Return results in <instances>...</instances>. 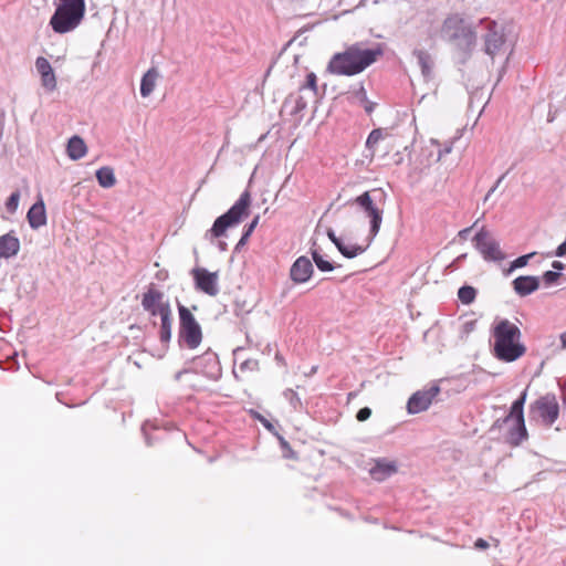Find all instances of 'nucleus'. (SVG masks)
<instances>
[{
    "label": "nucleus",
    "mask_w": 566,
    "mask_h": 566,
    "mask_svg": "<svg viewBox=\"0 0 566 566\" xmlns=\"http://www.w3.org/2000/svg\"><path fill=\"white\" fill-rule=\"evenodd\" d=\"M492 354L504 363H513L525 355L526 346L522 343V332L507 318L494 321L491 327Z\"/></svg>",
    "instance_id": "1"
},
{
    "label": "nucleus",
    "mask_w": 566,
    "mask_h": 566,
    "mask_svg": "<svg viewBox=\"0 0 566 566\" xmlns=\"http://www.w3.org/2000/svg\"><path fill=\"white\" fill-rule=\"evenodd\" d=\"M382 53L379 45L374 49H364L361 43H355L344 52L335 53L331 57L326 70L331 74L353 76L365 71Z\"/></svg>",
    "instance_id": "2"
},
{
    "label": "nucleus",
    "mask_w": 566,
    "mask_h": 566,
    "mask_svg": "<svg viewBox=\"0 0 566 566\" xmlns=\"http://www.w3.org/2000/svg\"><path fill=\"white\" fill-rule=\"evenodd\" d=\"M441 36L452 43L461 54V62L464 63L476 44V33L459 15L447 18L442 24Z\"/></svg>",
    "instance_id": "3"
},
{
    "label": "nucleus",
    "mask_w": 566,
    "mask_h": 566,
    "mask_svg": "<svg viewBox=\"0 0 566 566\" xmlns=\"http://www.w3.org/2000/svg\"><path fill=\"white\" fill-rule=\"evenodd\" d=\"M85 11V0H59L49 23L55 33L65 34L82 23Z\"/></svg>",
    "instance_id": "4"
},
{
    "label": "nucleus",
    "mask_w": 566,
    "mask_h": 566,
    "mask_svg": "<svg viewBox=\"0 0 566 566\" xmlns=\"http://www.w3.org/2000/svg\"><path fill=\"white\" fill-rule=\"evenodd\" d=\"M251 205V195L244 190L233 206L223 214L218 217L211 229V235L220 238L224 234L228 228L238 226L244 218L249 216V207Z\"/></svg>",
    "instance_id": "5"
},
{
    "label": "nucleus",
    "mask_w": 566,
    "mask_h": 566,
    "mask_svg": "<svg viewBox=\"0 0 566 566\" xmlns=\"http://www.w3.org/2000/svg\"><path fill=\"white\" fill-rule=\"evenodd\" d=\"M178 342L180 346H185L189 349H196L202 342L201 326L190 310L180 303H178Z\"/></svg>",
    "instance_id": "6"
},
{
    "label": "nucleus",
    "mask_w": 566,
    "mask_h": 566,
    "mask_svg": "<svg viewBox=\"0 0 566 566\" xmlns=\"http://www.w3.org/2000/svg\"><path fill=\"white\" fill-rule=\"evenodd\" d=\"M377 195L379 197L382 196L379 190L374 189L363 192L350 201L352 205H356L369 218V242L378 234L382 222L384 210L377 205Z\"/></svg>",
    "instance_id": "7"
},
{
    "label": "nucleus",
    "mask_w": 566,
    "mask_h": 566,
    "mask_svg": "<svg viewBox=\"0 0 566 566\" xmlns=\"http://www.w3.org/2000/svg\"><path fill=\"white\" fill-rule=\"evenodd\" d=\"M479 27L483 30V51L492 59L501 53L505 52L506 46V34L504 27L491 19H481Z\"/></svg>",
    "instance_id": "8"
},
{
    "label": "nucleus",
    "mask_w": 566,
    "mask_h": 566,
    "mask_svg": "<svg viewBox=\"0 0 566 566\" xmlns=\"http://www.w3.org/2000/svg\"><path fill=\"white\" fill-rule=\"evenodd\" d=\"M526 389L522 391L521 396L512 403L510 412L502 419L503 423L513 422L509 431V441L511 444L518 446L527 438V430L524 420V405L526 400Z\"/></svg>",
    "instance_id": "9"
},
{
    "label": "nucleus",
    "mask_w": 566,
    "mask_h": 566,
    "mask_svg": "<svg viewBox=\"0 0 566 566\" xmlns=\"http://www.w3.org/2000/svg\"><path fill=\"white\" fill-rule=\"evenodd\" d=\"M472 243L486 262H501L505 259V253L502 251L500 242L485 227H482L475 233L472 238Z\"/></svg>",
    "instance_id": "10"
},
{
    "label": "nucleus",
    "mask_w": 566,
    "mask_h": 566,
    "mask_svg": "<svg viewBox=\"0 0 566 566\" xmlns=\"http://www.w3.org/2000/svg\"><path fill=\"white\" fill-rule=\"evenodd\" d=\"M191 371L201 374L210 380H218L222 376V368L218 355L212 350H207L202 355L192 358Z\"/></svg>",
    "instance_id": "11"
},
{
    "label": "nucleus",
    "mask_w": 566,
    "mask_h": 566,
    "mask_svg": "<svg viewBox=\"0 0 566 566\" xmlns=\"http://www.w3.org/2000/svg\"><path fill=\"white\" fill-rule=\"evenodd\" d=\"M440 392L438 385H432L428 389L418 390L409 398L407 410L411 415L426 411L432 403L433 398Z\"/></svg>",
    "instance_id": "12"
},
{
    "label": "nucleus",
    "mask_w": 566,
    "mask_h": 566,
    "mask_svg": "<svg viewBox=\"0 0 566 566\" xmlns=\"http://www.w3.org/2000/svg\"><path fill=\"white\" fill-rule=\"evenodd\" d=\"M531 412H536L546 424H553L558 418L559 407L555 396L546 395L538 398L531 407Z\"/></svg>",
    "instance_id": "13"
},
{
    "label": "nucleus",
    "mask_w": 566,
    "mask_h": 566,
    "mask_svg": "<svg viewBox=\"0 0 566 566\" xmlns=\"http://www.w3.org/2000/svg\"><path fill=\"white\" fill-rule=\"evenodd\" d=\"M195 286L198 291L209 296H216L219 293L218 273L209 272L205 268H196L191 271Z\"/></svg>",
    "instance_id": "14"
},
{
    "label": "nucleus",
    "mask_w": 566,
    "mask_h": 566,
    "mask_svg": "<svg viewBox=\"0 0 566 566\" xmlns=\"http://www.w3.org/2000/svg\"><path fill=\"white\" fill-rule=\"evenodd\" d=\"M143 308L151 316H159V308L170 306L168 301H164V293L153 285L143 294L142 298Z\"/></svg>",
    "instance_id": "15"
},
{
    "label": "nucleus",
    "mask_w": 566,
    "mask_h": 566,
    "mask_svg": "<svg viewBox=\"0 0 566 566\" xmlns=\"http://www.w3.org/2000/svg\"><path fill=\"white\" fill-rule=\"evenodd\" d=\"M314 272L313 264L307 256L297 258L290 269V277L295 284L307 282Z\"/></svg>",
    "instance_id": "16"
},
{
    "label": "nucleus",
    "mask_w": 566,
    "mask_h": 566,
    "mask_svg": "<svg viewBox=\"0 0 566 566\" xmlns=\"http://www.w3.org/2000/svg\"><path fill=\"white\" fill-rule=\"evenodd\" d=\"M539 284V277L533 275H521L512 282L514 292L521 297L527 296L537 291Z\"/></svg>",
    "instance_id": "17"
},
{
    "label": "nucleus",
    "mask_w": 566,
    "mask_h": 566,
    "mask_svg": "<svg viewBox=\"0 0 566 566\" xmlns=\"http://www.w3.org/2000/svg\"><path fill=\"white\" fill-rule=\"evenodd\" d=\"M398 471L395 461H389L385 458L377 459L375 464L370 468V476L378 482H382Z\"/></svg>",
    "instance_id": "18"
},
{
    "label": "nucleus",
    "mask_w": 566,
    "mask_h": 566,
    "mask_svg": "<svg viewBox=\"0 0 566 566\" xmlns=\"http://www.w3.org/2000/svg\"><path fill=\"white\" fill-rule=\"evenodd\" d=\"M20 240L15 235L14 231L0 235V258H14L20 251Z\"/></svg>",
    "instance_id": "19"
},
{
    "label": "nucleus",
    "mask_w": 566,
    "mask_h": 566,
    "mask_svg": "<svg viewBox=\"0 0 566 566\" xmlns=\"http://www.w3.org/2000/svg\"><path fill=\"white\" fill-rule=\"evenodd\" d=\"M27 219L32 229H39L46 224L45 205L42 199H39L31 206L27 213Z\"/></svg>",
    "instance_id": "20"
},
{
    "label": "nucleus",
    "mask_w": 566,
    "mask_h": 566,
    "mask_svg": "<svg viewBox=\"0 0 566 566\" xmlns=\"http://www.w3.org/2000/svg\"><path fill=\"white\" fill-rule=\"evenodd\" d=\"M160 327L159 339L163 344H168L171 339L172 312L170 306L159 308Z\"/></svg>",
    "instance_id": "21"
},
{
    "label": "nucleus",
    "mask_w": 566,
    "mask_h": 566,
    "mask_svg": "<svg viewBox=\"0 0 566 566\" xmlns=\"http://www.w3.org/2000/svg\"><path fill=\"white\" fill-rule=\"evenodd\" d=\"M66 153L72 160L83 158L87 153L84 139L80 136H72L67 142Z\"/></svg>",
    "instance_id": "22"
},
{
    "label": "nucleus",
    "mask_w": 566,
    "mask_h": 566,
    "mask_svg": "<svg viewBox=\"0 0 566 566\" xmlns=\"http://www.w3.org/2000/svg\"><path fill=\"white\" fill-rule=\"evenodd\" d=\"M413 55L417 57L422 76L426 80H430L433 71V60L431 55L427 51L418 49L413 51Z\"/></svg>",
    "instance_id": "23"
},
{
    "label": "nucleus",
    "mask_w": 566,
    "mask_h": 566,
    "mask_svg": "<svg viewBox=\"0 0 566 566\" xmlns=\"http://www.w3.org/2000/svg\"><path fill=\"white\" fill-rule=\"evenodd\" d=\"M158 77V72L155 67L149 69L142 77L140 82V95L143 97L149 96L156 85V80Z\"/></svg>",
    "instance_id": "24"
},
{
    "label": "nucleus",
    "mask_w": 566,
    "mask_h": 566,
    "mask_svg": "<svg viewBox=\"0 0 566 566\" xmlns=\"http://www.w3.org/2000/svg\"><path fill=\"white\" fill-rule=\"evenodd\" d=\"M95 176L98 185L103 188H112L116 184L114 169L109 166H104L97 169Z\"/></svg>",
    "instance_id": "25"
},
{
    "label": "nucleus",
    "mask_w": 566,
    "mask_h": 566,
    "mask_svg": "<svg viewBox=\"0 0 566 566\" xmlns=\"http://www.w3.org/2000/svg\"><path fill=\"white\" fill-rule=\"evenodd\" d=\"M293 104V108L291 109L292 115H296L303 112L307 107V98L300 94L296 96L289 95L284 102V105Z\"/></svg>",
    "instance_id": "26"
},
{
    "label": "nucleus",
    "mask_w": 566,
    "mask_h": 566,
    "mask_svg": "<svg viewBox=\"0 0 566 566\" xmlns=\"http://www.w3.org/2000/svg\"><path fill=\"white\" fill-rule=\"evenodd\" d=\"M338 251L348 259H353L359 254H361L366 248L357 245V244H345L343 241L336 245Z\"/></svg>",
    "instance_id": "27"
},
{
    "label": "nucleus",
    "mask_w": 566,
    "mask_h": 566,
    "mask_svg": "<svg viewBox=\"0 0 566 566\" xmlns=\"http://www.w3.org/2000/svg\"><path fill=\"white\" fill-rule=\"evenodd\" d=\"M476 290L471 285H463L458 291V297L464 305H470L476 297Z\"/></svg>",
    "instance_id": "28"
},
{
    "label": "nucleus",
    "mask_w": 566,
    "mask_h": 566,
    "mask_svg": "<svg viewBox=\"0 0 566 566\" xmlns=\"http://www.w3.org/2000/svg\"><path fill=\"white\" fill-rule=\"evenodd\" d=\"M384 139V132L381 128L373 129L366 140V149L370 153V156L375 155L376 145Z\"/></svg>",
    "instance_id": "29"
},
{
    "label": "nucleus",
    "mask_w": 566,
    "mask_h": 566,
    "mask_svg": "<svg viewBox=\"0 0 566 566\" xmlns=\"http://www.w3.org/2000/svg\"><path fill=\"white\" fill-rule=\"evenodd\" d=\"M312 258L317 269L322 272H331L335 269L334 264L326 260L317 249L312 250Z\"/></svg>",
    "instance_id": "30"
},
{
    "label": "nucleus",
    "mask_w": 566,
    "mask_h": 566,
    "mask_svg": "<svg viewBox=\"0 0 566 566\" xmlns=\"http://www.w3.org/2000/svg\"><path fill=\"white\" fill-rule=\"evenodd\" d=\"M310 91L311 93V96L312 97H316L317 96V77L315 75V73L313 72H310L307 75H306V81L304 84H302L300 86V92H305V91Z\"/></svg>",
    "instance_id": "31"
},
{
    "label": "nucleus",
    "mask_w": 566,
    "mask_h": 566,
    "mask_svg": "<svg viewBox=\"0 0 566 566\" xmlns=\"http://www.w3.org/2000/svg\"><path fill=\"white\" fill-rule=\"evenodd\" d=\"M283 396L290 402L293 410H295V411L303 410V402H302L300 396L297 395V392H295L293 389H290V388L285 389L283 392Z\"/></svg>",
    "instance_id": "32"
},
{
    "label": "nucleus",
    "mask_w": 566,
    "mask_h": 566,
    "mask_svg": "<svg viewBox=\"0 0 566 566\" xmlns=\"http://www.w3.org/2000/svg\"><path fill=\"white\" fill-rule=\"evenodd\" d=\"M535 255V252L521 255L511 262L510 268L505 272L506 275L512 273L516 269H521L527 265L528 261Z\"/></svg>",
    "instance_id": "33"
},
{
    "label": "nucleus",
    "mask_w": 566,
    "mask_h": 566,
    "mask_svg": "<svg viewBox=\"0 0 566 566\" xmlns=\"http://www.w3.org/2000/svg\"><path fill=\"white\" fill-rule=\"evenodd\" d=\"M275 436H276V438L279 440L283 458H285V459H296V453L291 448L290 443L281 434L275 433Z\"/></svg>",
    "instance_id": "34"
},
{
    "label": "nucleus",
    "mask_w": 566,
    "mask_h": 566,
    "mask_svg": "<svg viewBox=\"0 0 566 566\" xmlns=\"http://www.w3.org/2000/svg\"><path fill=\"white\" fill-rule=\"evenodd\" d=\"M20 191L15 190L13 191L8 200L6 201V209L10 214H13L17 212L20 201Z\"/></svg>",
    "instance_id": "35"
},
{
    "label": "nucleus",
    "mask_w": 566,
    "mask_h": 566,
    "mask_svg": "<svg viewBox=\"0 0 566 566\" xmlns=\"http://www.w3.org/2000/svg\"><path fill=\"white\" fill-rule=\"evenodd\" d=\"M40 75H41L42 85L48 91H54L56 88V77H55L54 71H51V72H48L44 74H40Z\"/></svg>",
    "instance_id": "36"
},
{
    "label": "nucleus",
    "mask_w": 566,
    "mask_h": 566,
    "mask_svg": "<svg viewBox=\"0 0 566 566\" xmlns=\"http://www.w3.org/2000/svg\"><path fill=\"white\" fill-rule=\"evenodd\" d=\"M349 93L352 94V97L355 98L359 104H361V102H367L368 97L363 83H359Z\"/></svg>",
    "instance_id": "37"
},
{
    "label": "nucleus",
    "mask_w": 566,
    "mask_h": 566,
    "mask_svg": "<svg viewBox=\"0 0 566 566\" xmlns=\"http://www.w3.org/2000/svg\"><path fill=\"white\" fill-rule=\"evenodd\" d=\"M239 369L242 373L256 371V370H259V360L253 359V358H248L239 365Z\"/></svg>",
    "instance_id": "38"
},
{
    "label": "nucleus",
    "mask_w": 566,
    "mask_h": 566,
    "mask_svg": "<svg viewBox=\"0 0 566 566\" xmlns=\"http://www.w3.org/2000/svg\"><path fill=\"white\" fill-rule=\"evenodd\" d=\"M35 67L40 74H44V73L53 71L50 62L43 56H39L35 60Z\"/></svg>",
    "instance_id": "39"
},
{
    "label": "nucleus",
    "mask_w": 566,
    "mask_h": 566,
    "mask_svg": "<svg viewBox=\"0 0 566 566\" xmlns=\"http://www.w3.org/2000/svg\"><path fill=\"white\" fill-rule=\"evenodd\" d=\"M560 276H562L560 272L546 271V272H544L542 277H543L545 285L551 286V285L555 284Z\"/></svg>",
    "instance_id": "40"
},
{
    "label": "nucleus",
    "mask_w": 566,
    "mask_h": 566,
    "mask_svg": "<svg viewBox=\"0 0 566 566\" xmlns=\"http://www.w3.org/2000/svg\"><path fill=\"white\" fill-rule=\"evenodd\" d=\"M252 233H253V232H251V230H250V229H245V228H244V229H243V232H242V235H241V238H240L239 242L237 243V245H235L234 250H235V251H240V250H241V248H242V247H244V245L247 244V242H248V240H249V238L251 237V234H252Z\"/></svg>",
    "instance_id": "41"
},
{
    "label": "nucleus",
    "mask_w": 566,
    "mask_h": 566,
    "mask_svg": "<svg viewBox=\"0 0 566 566\" xmlns=\"http://www.w3.org/2000/svg\"><path fill=\"white\" fill-rule=\"evenodd\" d=\"M370 416H371V409L368 407H364V408L359 409L358 412L356 413V419L358 421L363 422V421L368 420Z\"/></svg>",
    "instance_id": "42"
},
{
    "label": "nucleus",
    "mask_w": 566,
    "mask_h": 566,
    "mask_svg": "<svg viewBox=\"0 0 566 566\" xmlns=\"http://www.w3.org/2000/svg\"><path fill=\"white\" fill-rule=\"evenodd\" d=\"M258 419L270 432H272L273 434L277 433L275 427L266 418H264L261 415H258Z\"/></svg>",
    "instance_id": "43"
},
{
    "label": "nucleus",
    "mask_w": 566,
    "mask_h": 566,
    "mask_svg": "<svg viewBox=\"0 0 566 566\" xmlns=\"http://www.w3.org/2000/svg\"><path fill=\"white\" fill-rule=\"evenodd\" d=\"M451 151H452V143L446 145L442 149H439L437 160L439 161L442 157L450 154Z\"/></svg>",
    "instance_id": "44"
},
{
    "label": "nucleus",
    "mask_w": 566,
    "mask_h": 566,
    "mask_svg": "<svg viewBox=\"0 0 566 566\" xmlns=\"http://www.w3.org/2000/svg\"><path fill=\"white\" fill-rule=\"evenodd\" d=\"M360 105L364 107V109L367 114H371L376 106V104L374 102H370L368 98H367V102H361Z\"/></svg>",
    "instance_id": "45"
},
{
    "label": "nucleus",
    "mask_w": 566,
    "mask_h": 566,
    "mask_svg": "<svg viewBox=\"0 0 566 566\" xmlns=\"http://www.w3.org/2000/svg\"><path fill=\"white\" fill-rule=\"evenodd\" d=\"M327 237L329 238V240L335 244V247L342 242V240L339 238L336 237L335 232L333 229H328L327 230Z\"/></svg>",
    "instance_id": "46"
},
{
    "label": "nucleus",
    "mask_w": 566,
    "mask_h": 566,
    "mask_svg": "<svg viewBox=\"0 0 566 566\" xmlns=\"http://www.w3.org/2000/svg\"><path fill=\"white\" fill-rule=\"evenodd\" d=\"M556 256H564L566 255V241H564L562 244H559L555 252Z\"/></svg>",
    "instance_id": "47"
},
{
    "label": "nucleus",
    "mask_w": 566,
    "mask_h": 566,
    "mask_svg": "<svg viewBox=\"0 0 566 566\" xmlns=\"http://www.w3.org/2000/svg\"><path fill=\"white\" fill-rule=\"evenodd\" d=\"M474 546L479 549H485L489 547V543L483 538H479L475 541Z\"/></svg>",
    "instance_id": "48"
},
{
    "label": "nucleus",
    "mask_w": 566,
    "mask_h": 566,
    "mask_svg": "<svg viewBox=\"0 0 566 566\" xmlns=\"http://www.w3.org/2000/svg\"><path fill=\"white\" fill-rule=\"evenodd\" d=\"M474 328H475V322H474V321L465 322V323L463 324V331H464L465 333H470V332H472Z\"/></svg>",
    "instance_id": "49"
},
{
    "label": "nucleus",
    "mask_w": 566,
    "mask_h": 566,
    "mask_svg": "<svg viewBox=\"0 0 566 566\" xmlns=\"http://www.w3.org/2000/svg\"><path fill=\"white\" fill-rule=\"evenodd\" d=\"M259 219H260V217H259V216H255V217H254V219L251 221V223L247 224L244 228H245V229H250V230H251V232H253V231H254V229H255V227H256V226H258V223H259Z\"/></svg>",
    "instance_id": "50"
},
{
    "label": "nucleus",
    "mask_w": 566,
    "mask_h": 566,
    "mask_svg": "<svg viewBox=\"0 0 566 566\" xmlns=\"http://www.w3.org/2000/svg\"><path fill=\"white\" fill-rule=\"evenodd\" d=\"M147 427H148V423H145V424L142 427V430H143V433H144V436H145L146 443H147L148 446H150V444H151V440H150V437H149V434H148V432H147Z\"/></svg>",
    "instance_id": "51"
},
{
    "label": "nucleus",
    "mask_w": 566,
    "mask_h": 566,
    "mask_svg": "<svg viewBox=\"0 0 566 566\" xmlns=\"http://www.w3.org/2000/svg\"><path fill=\"white\" fill-rule=\"evenodd\" d=\"M552 268L555 270V272H560L564 270V264L560 261H554L552 263Z\"/></svg>",
    "instance_id": "52"
},
{
    "label": "nucleus",
    "mask_w": 566,
    "mask_h": 566,
    "mask_svg": "<svg viewBox=\"0 0 566 566\" xmlns=\"http://www.w3.org/2000/svg\"><path fill=\"white\" fill-rule=\"evenodd\" d=\"M189 371H191V368H190V369H187V368H186V369H182V370L177 371V373L175 374V377H174V378H175V380H176V381H179V380L181 379V376H182L184 374L189 373Z\"/></svg>",
    "instance_id": "53"
},
{
    "label": "nucleus",
    "mask_w": 566,
    "mask_h": 566,
    "mask_svg": "<svg viewBox=\"0 0 566 566\" xmlns=\"http://www.w3.org/2000/svg\"><path fill=\"white\" fill-rule=\"evenodd\" d=\"M470 231H471V228L462 229L461 231H459L458 235H459L461 239H467V238H468V234L470 233Z\"/></svg>",
    "instance_id": "54"
},
{
    "label": "nucleus",
    "mask_w": 566,
    "mask_h": 566,
    "mask_svg": "<svg viewBox=\"0 0 566 566\" xmlns=\"http://www.w3.org/2000/svg\"><path fill=\"white\" fill-rule=\"evenodd\" d=\"M560 348L566 349V331L559 335Z\"/></svg>",
    "instance_id": "55"
},
{
    "label": "nucleus",
    "mask_w": 566,
    "mask_h": 566,
    "mask_svg": "<svg viewBox=\"0 0 566 566\" xmlns=\"http://www.w3.org/2000/svg\"><path fill=\"white\" fill-rule=\"evenodd\" d=\"M510 172V170H507L505 174H503L501 177L497 178V180L495 181V184L493 185L496 189L499 188V186L501 185V182L504 180V178L506 177V175Z\"/></svg>",
    "instance_id": "56"
},
{
    "label": "nucleus",
    "mask_w": 566,
    "mask_h": 566,
    "mask_svg": "<svg viewBox=\"0 0 566 566\" xmlns=\"http://www.w3.org/2000/svg\"><path fill=\"white\" fill-rule=\"evenodd\" d=\"M275 360L281 364V365H285V360L283 358V356L280 354V353H276L275 354Z\"/></svg>",
    "instance_id": "57"
},
{
    "label": "nucleus",
    "mask_w": 566,
    "mask_h": 566,
    "mask_svg": "<svg viewBox=\"0 0 566 566\" xmlns=\"http://www.w3.org/2000/svg\"><path fill=\"white\" fill-rule=\"evenodd\" d=\"M496 188L493 186L484 197V201H488L490 197L495 192Z\"/></svg>",
    "instance_id": "58"
},
{
    "label": "nucleus",
    "mask_w": 566,
    "mask_h": 566,
    "mask_svg": "<svg viewBox=\"0 0 566 566\" xmlns=\"http://www.w3.org/2000/svg\"><path fill=\"white\" fill-rule=\"evenodd\" d=\"M496 188L493 186L484 197V201H488L490 197L495 192Z\"/></svg>",
    "instance_id": "59"
},
{
    "label": "nucleus",
    "mask_w": 566,
    "mask_h": 566,
    "mask_svg": "<svg viewBox=\"0 0 566 566\" xmlns=\"http://www.w3.org/2000/svg\"><path fill=\"white\" fill-rule=\"evenodd\" d=\"M496 188L493 186L484 197V201H488L490 197L495 192Z\"/></svg>",
    "instance_id": "60"
},
{
    "label": "nucleus",
    "mask_w": 566,
    "mask_h": 566,
    "mask_svg": "<svg viewBox=\"0 0 566 566\" xmlns=\"http://www.w3.org/2000/svg\"><path fill=\"white\" fill-rule=\"evenodd\" d=\"M467 255H468L467 253H463V254L459 255V256L455 259V262H461V261L465 260V259H467Z\"/></svg>",
    "instance_id": "61"
},
{
    "label": "nucleus",
    "mask_w": 566,
    "mask_h": 566,
    "mask_svg": "<svg viewBox=\"0 0 566 566\" xmlns=\"http://www.w3.org/2000/svg\"><path fill=\"white\" fill-rule=\"evenodd\" d=\"M219 249H220L221 251H226V250H227V243H226V242L220 241V242H219Z\"/></svg>",
    "instance_id": "62"
},
{
    "label": "nucleus",
    "mask_w": 566,
    "mask_h": 566,
    "mask_svg": "<svg viewBox=\"0 0 566 566\" xmlns=\"http://www.w3.org/2000/svg\"><path fill=\"white\" fill-rule=\"evenodd\" d=\"M433 144L439 145V143L434 139L431 140Z\"/></svg>",
    "instance_id": "63"
}]
</instances>
